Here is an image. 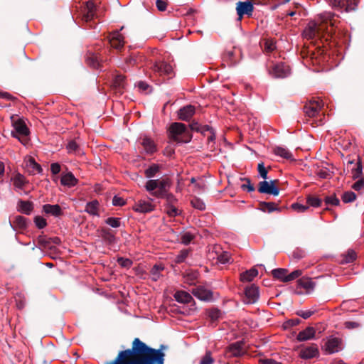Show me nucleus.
<instances>
[{"label":"nucleus","mask_w":364,"mask_h":364,"mask_svg":"<svg viewBox=\"0 0 364 364\" xmlns=\"http://www.w3.org/2000/svg\"><path fill=\"white\" fill-rule=\"evenodd\" d=\"M329 4L334 8L339 9H344L346 11H348V0H328Z\"/></svg>","instance_id":"36"},{"label":"nucleus","mask_w":364,"mask_h":364,"mask_svg":"<svg viewBox=\"0 0 364 364\" xmlns=\"http://www.w3.org/2000/svg\"><path fill=\"white\" fill-rule=\"evenodd\" d=\"M163 198L166 199V206L171 205H175L178 201L177 198L172 193H169L168 192L166 193V196H164Z\"/></svg>","instance_id":"57"},{"label":"nucleus","mask_w":364,"mask_h":364,"mask_svg":"<svg viewBox=\"0 0 364 364\" xmlns=\"http://www.w3.org/2000/svg\"><path fill=\"white\" fill-rule=\"evenodd\" d=\"M86 61L87 63L93 68H100L101 59L98 53L88 51L86 56Z\"/></svg>","instance_id":"25"},{"label":"nucleus","mask_w":364,"mask_h":364,"mask_svg":"<svg viewBox=\"0 0 364 364\" xmlns=\"http://www.w3.org/2000/svg\"><path fill=\"white\" fill-rule=\"evenodd\" d=\"M67 149L69 153H78L80 151V148L78 144L75 141L72 140L68 142L67 145Z\"/></svg>","instance_id":"55"},{"label":"nucleus","mask_w":364,"mask_h":364,"mask_svg":"<svg viewBox=\"0 0 364 364\" xmlns=\"http://www.w3.org/2000/svg\"><path fill=\"white\" fill-rule=\"evenodd\" d=\"M356 259V253L354 250H349L346 256H345V262L346 263L353 262Z\"/></svg>","instance_id":"61"},{"label":"nucleus","mask_w":364,"mask_h":364,"mask_svg":"<svg viewBox=\"0 0 364 364\" xmlns=\"http://www.w3.org/2000/svg\"><path fill=\"white\" fill-rule=\"evenodd\" d=\"M230 356L240 357L245 353L244 344L242 342H235L230 344L228 348Z\"/></svg>","instance_id":"19"},{"label":"nucleus","mask_w":364,"mask_h":364,"mask_svg":"<svg viewBox=\"0 0 364 364\" xmlns=\"http://www.w3.org/2000/svg\"><path fill=\"white\" fill-rule=\"evenodd\" d=\"M117 263L122 267L124 268L129 269L132 267L133 262L129 258L119 257L117 259Z\"/></svg>","instance_id":"56"},{"label":"nucleus","mask_w":364,"mask_h":364,"mask_svg":"<svg viewBox=\"0 0 364 364\" xmlns=\"http://www.w3.org/2000/svg\"><path fill=\"white\" fill-rule=\"evenodd\" d=\"M17 210L21 213L30 215L33 210V204L31 201L19 200L17 204Z\"/></svg>","instance_id":"27"},{"label":"nucleus","mask_w":364,"mask_h":364,"mask_svg":"<svg viewBox=\"0 0 364 364\" xmlns=\"http://www.w3.org/2000/svg\"><path fill=\"white\" fill-rule=\"evenodd\" d=\"M276 48L275 42L270 39L266 40L264 45V49L267 53H271Z\"/></svg>","instance_id":"58"},{"label":"nucleus","mask_w":364,"mask_h":364,"mask_svg":"<svg viewBox=\"0 0 364 364\" xmlns=\"http://www.w3.org/2000/svg\"><path fill=\"white\" fill-rule=\"evenodd\" d=\"M277 181H260L258 185V191L260 193H266L273 195L274 196H278L279 193V189L275 186Z\"/></svg>","instance_id":"10"},{"label":"nucleus","mask_w":364,"mask_h":364,"mask_svg":"<svg viewBox=\"0 0 364 364\" xmlns=\"http://www.w3.org/2000/svg\"><path fill=\"white\" fill-rule=\"evenodd\" d=\"M302 274V271L300 269H296L291 272L290 274H287V277L284 279V282H289L293 281L297 278H299Z\"/></svg>","instance_id":"50"},{"label":"nucleus","mask_w":364,"mask_h":364,"mask_svg":"<svg viewBox=\"0 0 364 364\" xmlns=\"http://www.w3.org/2000/svg\"><path fill=\"white\" fill-rule=\"evenodd\" d=\"M14 129L15 132H12L11 135L18 139L22 144L26 145L28 141L29 130L25 123L22 121H17L14 124Z\"/></svg>","instance_id":"6"},{"label":"nucleus","mask_w":364,"mask_h":364,"mask_svg":"<svg viewBox=\"0 0 364 364\" xmlns=\"http://www.w3.org/2000/svg\"><path fill=\"white\" fill-rule=\"evenodd\" d=\"M274 153L285 159H293V155L289 150L285 147L277 146L274 149Z\"/></svg>","instance_id":"32"},{"label":"nucleus","mask_w":364,"mask_h":364,"mask_svg":"<svg viewBox=\"0 0 364 364\" xmlns=\"http://www.w3.org/2000/svg\"><path fill=\"white\" fill-rule=\"evenodd\" d=\"M9 225L14 230H23L27 228V219L21 215H17L13 222L9 221Z\"/></svg>","instance_id":"24"},{"label":"nucleus","mask_w":364,"mask_h":364,"mask_svg":"<svg viewBox=\"0 0 364 364\" xmlns=\"http://www.w3.org/2000/svg\"><path fill=\"white\" fill-rule=\"evenodd\" d=\"M82 19L86 23H89L95 18H97V8L95 4L91 1H87L82 9Z\"/></svg>","instance_id":"9"},{"label":"nucleus","mask_w":364,"mask_h":364,"mask_svg":"<svg viewBox=\"0 0 364 364\" xmlns=\"http://www.w3.org/2000/svg\"><path fill=\"white\" fill-rule=\"evenodd\" d=\"M100 234L103 241L107 245H113L117 241L114 232L110 229L102 228Z\"/></svg>","instance_id":"21"},{"label":"nucleus","mask_w":364,"mask_h":364,"mask_svg":"<svg viewBox=\"0 0 364 364\" xmlns=\"http://www.w3.org/2000/svg\"><path fill=\"white\" fill-rule=\"evenodd\" d=\"M267 70L270 76L274 78H284L291 73L289 66L284 63L267 65Z\"/></svg>","instance_id":"5"},{"label":"nucleus","mask_w":364,"mask_h":364,"mask_svg":"<svg viewBox=\"0 0 364 364\" xmlns=\"http://www.w3.org/2000/svg\"><path fill=\"white\" fill-rule=\"evenodd\" d=\"M356 199V195L353 191H346L342 196V200L344 203H350Z\"/></svg>","instance_id":"49"},{"label":"nucleus","mask_w":364,"mask_h":364,"mask_svg":"<svg viewBox=\"0 0 364 364\" xmlns=\"http://www.w3.org/2000/svg\"><path fill=\"white\" fill-rule=\"evenodd\" d=\"M262 209L264 211L267 210L269 213H272L275 210H279L278 205L272 202H262L261 203Z\"/></svg>","instance_id":"43"},{"label":"nucleus","mask_w":364,"mask_h":364,"mask_svg":"<svg viewBox=\"0 0 364 364\" xmlns=\"http://www.w3.org/2000/svg\"><path fill=\"white\" fill-rule=\"evenodd\" d=\"M151 69L155 75H159L160 77H170L173 72L172 66L164 61L155 62L153 64Z\"/></svg>","instance_id":"7"},{"label":"nucleus","mask_w":364,"mask_h":364,"mask_svg":"<svg viewBox=\"0 0 364 364\" xmlns=\"http://www.w3.org/2000/svg\"><path fill=\"white\" fill-rule=\"evenodd\" d=\"M191 252L190 249H183L179 253L176 255L175 258V262L177 264L183 263L186 261V258L188 257Z\"/></svg>","instance_id":"42"},{"label":"nucleus","mask_w":364,"mask_h":364,"mask_svg":"<svg viewBox=\"0 0 364 364\" xmlns=\"http://www.w3.org/2000/svg\"><path fill=\"white\" fill-rule=\"evenodd\" d=\"M34 223L36 227L39 229H43L47 225L46 220L41 216H36L34 218Z\"/></svg>","instance_id":"59"},{"label":"nucleus","mask_w":364,"mask_h":364,"mask_svg":"<svg viewBox=\"0 0 364 364\" xmlns=\"http://www.w3.org/2000/svg\"><path fill=\"white\" fill-rule=\"evenodd\" d=\"M196 109L193 105H187L178 111V116L181 120L189 121L195 114Z\"/></svg>","instance_id":"18"},{"label":"nucleus","mask_w":364,"mask_h":364,"mask_svg":"<svg viewBox=\"0 0 364 364\" xmlns=\"http://www.w3.org/2000/svg\"><path fill=\"white\" fill-rule=\"evenodd\" d=\"M342 349L341 340L336 337H330L324 345V350L328 354H332Z\"/></svg>","instance_id":"14"},{"label":"nucleus","mask_w":364,"mask_h":364,"mask_svg":"<svg viewBox=\"0 0 364 364\" xmlns=\"http://www.w3.org/2000/svg\"><path fill=\"white\" fill-rule=\"evenodd\" d=\"M288 270L283 268L274 269L272 271V276L279 279V281L284 282V279L287 277Z\"/></svg>","instance_id":"37"},{"label":"nucleus","mask_w":364,"mask_h":364,"mask_svg":"<svg viewBox=\"0 0 364 364\" xmlns=\"http://www.w3.org/2000/svg\"><path fill=\"white\" fill-rule=\"evenodd\" d=\"M244 181H246V183H244L241 186V188L243 191H247V192H253L255 191V187L252 185L251 181L249 178H244Z\"/></svg>","instance_id":"63"},{"label":"nucleus","mask_w":364,"mask_h":364,"mask_svg":"<svg viewBox=\"0 0 364 364\" xmlns=\"http://www.w3.org/2000/svg\"><path fill=\"white\" fill-rule=\"evenodd\" d=\"M26 166L29 168V172L31 174L40 173L43 171L41 166L36 163L33 158L28 159Z\"/></svg>","instance_id":"34"},{"label":"nucleus","mask_w":364,"mask_h":364,"mask_svg":"<svg viewBox=\"0 0 364 364\" xmlns=\"http://www.w3.org/2000/svg\"><path fill=\"white\" fill-rule=\"evenodd\" d=\"M306 203L308 205L317 208L319 207L321 204V200L318 197H315L313 196H308L306 198Z\"/></svg>","instance_id":"46"},{"label":"nucleus","mask_w":364,"mask_h":364,"mask_svg":"<svg viewBox=\"0 0 364 364\" xmlns=\"http://www.w3.org/2000/svg\"><path fill=\"white\" fill-rule=\"evenodd\" d=\"M191 292L201 301H211L213 300L212 291L204 286H197L192 289Z\"/></svg>","instance_id":"11"},{"label":"nucleus","mask_w":364,"mask_h":364,"mask_svg":"<svg viewBox=\"0 0 364 364\" xmlns=\"http://www.w3.org/2000/svg\"><path fill=\"white\" fill-rule=\"evenodd\" d=\"M105 223L114 228H117L121 225L120 218L109 217L105 220Z\"/></svg>","instance_id":"48"},{"label":"nucleus","mask_w":364,"mask_h":364,"mask_svg":"<svg viewBox=\"0 0 364 364\" xmlns=\"http://www.w3.org/2000/svg\"><path fill=\"white\" fill-rule=\"evenodd\" d=\"M315 336L316 329L314 327L309 326L298 333L296 340L299 342L306 341L314 338Z\"/></svg>","instance_id":"20"},{"label":"nucleus","mask_w":364,"mask_h":364,"mask_svg":"<svg viewBox=\"0 0 364 364\" xmlns=\"http://www.w3.org/2000/svg\"><path fill=\"white\" fill-rule=\"evenodd\" d=\"M191 205L199 210H203L205 209V204L204 202L200 199L199 198L194 197L191 200Z\"/></svg>","instance_id":"44"},{"label":"nucleus","mask_w":364,"mask_h":364,"mask_svg":"<svg viewBox=\"0 0 364 364\" xmlns=\"http://www.w3.org/2000/svg\"><path fill=\"white\" fill-rule=\"evenodd\" d=\"M171 139L177 143H188L192 139V134L188 131L186 125L180 122L172 123L169 128Z\"/></svg>","instance_id":"4"},{"label":"nucleus","mask_w":364,"mask_h":364,"mask_svg":"<svg viewBox=\"0 0 364 364\" xmlns=\"http://www.w3.org/2000/svg\"><path fill=\"white\" fill-rule=\"evenodd\" d=\"M43 210L46 214L58 217L63 214L62 209L59 205L46 204L43 206Z\"/></svg>","instance_id":"26"},{"label":"nucleus","mask_w":364,"mask_h":364,"mask_svg":"<svg viewBox=\"0 0 364 364\" xmlns=\"http://www.w3.org/2000/svg\"><path fill=\"white\" fill-rule=\"evenodd\" d=\"M124 36L119 31L112 32L109 36V43L112 48L117 50L123 48L124 44Z\"/></svg>","instance_id":"17"},{"label":"nucleus","mask_w":364,"mask_h":364,"mask_svg":"<svg viewBox=\"0 0 364 364\" xmlns=\"http://www.w3.org/2000/svg\"><path fill=\"white\" fill-rule=\"evenodd\" d=\"M78 179L71 172L63 173L61 175L60 183L68 188L74 187L77 184Z\"/></svg>","instance_id":"22"},{"label":"nucleus","mask_w":364,"mask_h":364,"mask_svg":"<svg viewBox=\"0 0 364 364\" xmlns=\"http://www.w3.org/2000/svg\"><path fill=\"white\" fill-rule=\"evenodd\" d=\"M160 166L158 164H153L144 171L146 177L151 178L156 176L157 173L159 172Z\"/></svg>","instance_id":"39"},{"label":"nucleus","mask_w":364,"mask_h":364,"mask_svg":"<svg viewBox=\"0 0 364 364\" xmlns=\"http://www.w3.org/2000/svg\"><path fill=\"white\" fill-rule=\"evenodd\" d=\"M291 208L298 213H304L309 209V205L295 203L291 205Z\"/></svg>","instance_id":"60"},{"label":"nucleus","mask_w":364,"mask_h":364,"mask_svg":"<svg viewBox=\"0 0 364 364\" xmlns=\"http://www.w3.org/2000/svg\"><path fill=\"white\" fill-rule=\"evenodd\" d=\"M215 360L212 356V353L208 350L205 352V355L201 357L199 364H213Z\"/></svg>","instance_id":"45"},{"label":"nucleus","mask_w":364,"mask_h":364,"mask_svg":"<svg viewBox=\"0 0 364 364\" xmlns=\"http://www.w3.org/2000/svg\"><path fill=\"white\" fill-rule=\"evenodd\" d=\"M125 77L122 75H117L113 80V85L114 87L121 91L122 89H124L125 87Z\"/></svg>","instance_id":"38"},{"label":"nucleus","mask_w":364,"mask_h":364,"mask_svg":"<svg viewBox=\"0 0 364 364\" xmlns=\"http://www.w3.org/2000/svg\"><path fill=\"white\" fill-rule=\"evenodd\" d=\"M166 213L169 217H176L181 215V211L178 210L176 205L166 206Z\"/></svg>","instance_id":"47"},{"label":"nucleus","mask_w":364,"mask_h":364,"mask_svg":"<svg viewBox=\"0 0 364 364\" xmlns=\"http://www.w3.org/2000/svg\"><path fill=\"white\" fill-rule=\"evenodd\" d=\"M335 14L332 12H323L318 16V21H311L303 31L305 38L313 39L318 37L324 29V26L329 23L331 26L336 24Z\"/></svg>","instance_id":"2"},{"label":"nucleus","mask_w":364,"mask_h":364,"mask_svg":"<svg viewBox=\"0 0 364 364\" xmlns=\"http://www.w3.org/2000/svg\"><path fill=\"white\" fill-rule=\"evenodd\" d=\"M351 174L353 179L363 178V166L360 160L356 163L355 167L352 168Z\"/></svg>","instance_id":"40"},{"label":"nucleus","mask_w":364,"mask_h":364,"mask_svg":"<svg viewBox=\"0 0 364 364\" xmlns=\"http://www.w3.org/2000/svg\"><path fill=\"white\" fill-rule=\"evenodd\" d=\"M171 186V182L168 178L159 179L158 189L152 193V196L155 198H164Z\"/></svg>","instance_id":"16"},{"label":"nucleus","mask_w":364,"mask_h":364,"mask_svg":"<svg viewBox=\"0 0 364 364\" xmlns=\"http://www.w3.org/2000/svg\"><path fill=\"white\" fill-rule=\"evenodd\" d=\"M164 269L162 264H155L150 271L151 278L153 281L156 282L161 277V272Z\"/></svg>","instance_id":"35"},{"label":"nucleus","mask_w":364,"mask_h":364,"mask_svg":"<svg viewBox=\"0 0 364 364\" xmlns=\"http://www.w3.org/2000/svg\"><path fill=\"white\" fill-rule=\"evenodd\" d=\"M318 348L317 345L315 343L303 347L299 353V355L302 359H311L318 357Z\"/></svg>","instance_id":"15"},{"label":"nucleus","mask_w":364,"mask_h":364,"mask_svg":"<svg viewBox=\"0 0 364 364\" xmlns=\"http://www.w3.org/2000/svg\"><path fill=\"white\" fill-rule=\"evenodd\" d=\"M325 203L327 205H338L340 200L336 195H331L325 198Z\"/></svg>","instance_id":"54"},{"label":"nucleus","mask_w":364,"mask_h":364,"mask_svg":"<svg viewBox=\"0 0 364 364\" xmlns=\"http://www.w3.org/2000/svg\"><path fill=\"white\" fill-rule=\"evenodd\" d=\"M258 274V271L255 268H252L246 272H243L240 275V279L242 282H251Z\"/></svg>","instance_id":"33"},{"label":"nucleus","mask_w":364,"mask_h":364,"mask_svg":"<svg viewBox=\"0 0 364 364\" xmlns=\"http://www.w3.org/2000/svg\"><path fill=\"white\" fill-rule=\"evenodd\" d=\"M152 200H139L133 205V210L136 213H146L153 211L155 205L151 203Z\"/></svg>","instance_id":"13"},{"label":"nucleus","mask_w":364,"mask_h":364,"mask_svg":"<svg viewBox=\"0 0 364 364\" xmlns=\"http://www.w3.org/2000/svg\"><path fill=\"white\" fill-rule=\"evenodd\" d=\"M193 239H194V235L189 232H186L181 235V242L182 244H183L185 245H188V244H190L191 242V241Z\"/></svg>","instance_id":"51"},{"label":"nucleus","mask_w":364,"mask_h":364,"mask_svg":"<svg viewBox=\"0 0 364 364\" xmlns=\"http://www.w3.org/2000/svg\"><path fill=\"white\" fill-rule=\"evenodd\" d=\"M257 170H258V172L260 175V176L266 180L267 179V170L266 169V168L264 167V164L263 163H259L257 166Z\"/></svg>","instance_id":"62"},{"label":"nucleus","mask_w":364,"mask_h":364,"mask_svg":"<svg viewBox=\"0 0 364 364\" xmlns=\"http://www.w3.org/2000/svg\"><path fill=\"white\" fill-rule=\"evenodd\" d=\"M321 100H311L305 105L304 111L312 126H319L324 123L325 116L322 112Z\"/></svg>","instance_id":"3"},{"label":"nucleus","mask_w":364,"mask_h":364,"mask_svg":"<svg viewBox=\"0 0 364 364\" xmlns=\"http://www.w3.org/2000/svg\"><path fill=\"white\" fill-rule=\"evenodd\" d=\"M174 299L181 304H189L192 300V296L185 291H177L174 295Z\"/></svg>","instance_id":"29"},{"label":"nucleus","mask_w":364,"mask_h":364,"mask_svg":"<svg viewBox=\"0 0 364 364\" xmlns=\"http://www.w3.org/2000/svg\"><path fill=\"white\" fill-rule=\"evenodd\" d=\"M358 179V180L352 186V188L355 191H360L364 188V179L363 178Z\"/></svg>","instance_id":"64"},{"label":"nucleus","mask_w":364,"mask_h":364,"mask_svg":"<svg viewBox=\"0 0 364 364\" xmlns=\"http://www.w3.org/2000/svg\"><path fill=\"white\" fill-rule=\"evenodd\" d=\"M99 203L97 200L88 202L85 206V211L92 215L99 216Z\"/></svg>","instance_id":"31"},{"label":"nucleus","mask_w":364,"mask_h":364,"mask_svg":"<svg viewBox=\"0 0 364 364\" xmlns=\"http://www.w3.org/2000/svg\"><path fill=\"white\" fill-rule=\"evenodd\" d=\"M220 315L221 312L218 309H212L208 312V317L213 321H217L220 317Z\"/></svg>","instance_id":"53"},{"label":"nucleus","mask_w":364,"mask_h":364,"mask_svg":"<svg viewBox=\"0 0 364 364\" xmlns=\"http://www.w3.org/2000/svg\"><path fill=\"white\" fill-rule=\"evenodd\" d=\"M11 181L16 191L23 190L24 186L28 183L25 176L19 173L11 178Z\"/></svg>","instance_id":"23"},{"label":"nucleus","mask_w":364,"mask_h":364,"mask_svg":"<svg viewBox=\"0 0 364 364\" xmlns=\"http://www.w3.org/2000/svg\"><path fill=\"white\" fill-rule=\"evenodd\" d=\"M259 297V287L255 284L247 286L245 289L243 301L247 304H252L257 301Z\"/></svg>","instance_id":"8"},{"label":"nucleus","mask_w":364,"mask_h":364,"mask_svg":"<svg viewBox=\"0 0 364 364\" xmlns=\"http://www.w3.org/2000/svg\"><path fill=\"white\" fill-rule=\"evenodd\" d=\"M141 144L145 152L148 154H152L156 151V147L154 141L147 136L142 139Z\"/></svg>","instance_id":"28"},{"label":"nucleus","mask_w":364,"mask_h":364,"mask_svg":"<svg viewBox=\"0 0 364 364\" xmlns=\"http://www.w3.org/2000/svg\"><path fill=\"white\" fill-rule=\"evenodd\" d=\"M230 259V255L228 252H223L218 256V261L223 264L229 263Z\"/></svg>","instance_id":"52"},{"label":"nucleus","mask_w":364,"mask_h":364,"mask_svg":"<svg viewBox=\"0 0 364 364\" xmlns=\"http://www.w3.org/2000/svg\"><path fill=\"white\" fill-rule=\"evenodd\" d=\"M236 5L238 20L240 21L245 15H247V16H252L254 6L250 1H238Z\"/></svg>","instance_id":"12"},{"label":"nucleus","mask_w":364,"mask_h":364,"mask_svg":"<svg viewBox=\"0 0 364 364\" xmlns=\"http://www.w3.org/2000/svg\"><path fill=\"white\" fill-rule=\"evenodd\" d=\"M166 346L161 345L159 349L148 346L136 338L131 348L122 350L112 362L108 364H164Z\"/></svg>","instance_id":"1"},{"label":"nucleus","mask_w":364,"mask_h":364,"mask_svg":"<svg viewBox=\"0 0 364 364\" xmlns=\"http://www.w3.org/2000/svg\"><path fill=\"white\" fill-rule=\"evenodd\" d=\"M159 179H149L146 181L144 188L146 191L149 192L152 196V193L158 189Z\"/></svg>","instance_id":"41"},{"label":"nucleus","mask_w":364,"mask_h":364,"mask_svg":"<svg viewBox=\"0 0 364 364\" xmlns=\"http://www.w3.org/2000/svg\"><path fill=\"white\" fill-rule=\"evenodd\" d=\"M298 285L306 289L307 291H313L315 287V283L310 278H301L298 281Z\"/></svg>","instance_id":"30"}]
</instances>
